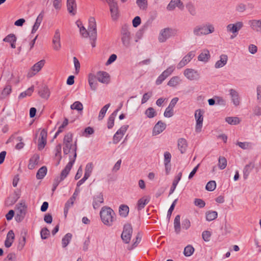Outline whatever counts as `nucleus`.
Segmentation results:
<instances>
[{
    "instance_id": "obj_1",
    "label": "nucleus",
    "mask_w": 261,
    "mask_h": 261,
    "mask_svg": "<svg viewBox=\"0 0 261 261\" xmlns=\"http://www.w3.org/2000/svg\"><path fill=\"white\" fill-rule=\"evenodd\" d=\"M115 214L114 211L109 207H102L100 212V216L102 222L107 225L111 226L114 220Z\"/></svg>"
},
{
    "instance_id": "obj_2",
    "label": "nucleus",
    "mask_w": 261,
    "mask_h": 261,
    "mask_svg": "<svg viewBox=\"0 0 261 261\" xmlns=\"http://www.w3.org/2000/svg\"><path fill=\"white\" fill-rule=\"evenodd\" d=\"M120 35L123 46L126 48H128L130 46L132 37L128 25L125 24L122 26Z\"/></svg>"
},
{
    "instance_id": "obj_3",
    "label": "nucleus",
    "mask_w": 261,
    "mask_h": 261,
    "mask_svg": "<svg viewBox=\"0 0 261 261\" xmlns=\"http://www.w3.org/2000/svg\"><path fill=\"white\" fill-rule=\"evenodd\" d=\"M88 30L91 32L90 39L91 40V45L92 47L96 46V41L97 39V29L95 19L93 17H90L89 19Z\"/></svg>"
},
{
    "instance_id": "obj_4",
    "label": "nucleus",
    "mask_w": 261,
    "mask_h": 261,
    "mask_svg": "<svg viewBox=\"0 0 261 261\" xmlns=\"http://www.w3.org/2000/svg\"><path fill=\"white\" fill-rule=\"evenodd\" d=\"M215 29L214 26L210 23L201 25L200 27H196L194 28L193 32L196 36L201 35H207L214 32Z\"/></svg>"
},
{
    "instance_id": "obj_5",
    "label": "nucleus",
    "mask_w": 261,
    "mask_h": 261,
    "mask_svg": "<svg viewBox=\"0 0 261 261\" xmlns=\"http://www.w3.org/2000/svg\"><path fill=\"white\" fill-rule=\"evenodd\" d=\"M27 206L24 202H20L16 208V215L15 217L17 222H20L24 219L27 212Z\"/></svg>"
},
{
    "instance_id": "obj_6",
    "label": "nucleus",
    "mask_w": 261,
    "mask_h": 261,
    "mask_svg": "<svg viewBox=\"0 0 261 261\" xmlns=\"http://www.w3.org/2000/svg\"><path fill=\"white\" fill-rule=\"evenodd\" d=\"M132 232L133 228L132 225L130 224H125L121 235V239L124 243L128 244L129 243Z\"/></svg>"
},
{
    "instance_id": "obj_7",
    "label": "nucleus",
    "mask_w": 261,
    "mask_h": 261,
    "mask_svg": "<svg viewBox=\"0 0 261 261\" xmlns=\"http://www.w3.org/2000/svg\"><path fill=\"white\" fill-rule=\"evenodd\" d=\"M69 159L70 161L61 172L60 176L59 177L60 180H63L68 175L76 160V154L73 155L72 158H71V155H69Z\"/></svg>"
},
{
    "instance_id": "obj_8",
    "label": "nucleus",
    "mask_w": 261,
    "mask_h": 261,
    "mask_svg": "<svg viewBox=\"0 0 261 261\" xmlns=\"http://www.w3.org/2000/svg\"><path fill=\"white\" fill-rule=\"evenodd\" d=\"M203 113L204 111L201 109H198L195 111V117L196 120L195 131L197 133H199L201 130L203 120Z\"/></svg>"
},
{
    "instance_id": "obj_9",
    "label": "nucleus",
    "mask_w": 261,
    "mask_h": 261,
    "mask_svg": "<svg viewBox=\"0 0 261 261\" xmlns=\"http://www.w3.org/2000/svg\"><path fill=\"white\" fill-rule=\"evenodd\" d=\"M243 27V23L241 21H238L235 23H230L227 25V30L228 32L233 33L234 36H231V39L234 38L238 34L239 30H240Z\"/></svg>"
},
{
    "instance_id": "obj_10",
    "label": "nucleus",
    "mask_w": 261,
    "mask_h": 261,
    "mask_svg": "<svg viewBox=\"0 0 261 261\" xmlns=\"http://www.w3.org/2000/svg\"><path fill=\"white\" fill-rule=\"evenodd\" d=\"M63 153L65 155L72 152L73 153V155L76 154V156H77L76 151L77 147L76 141H75L73 145L71 143H69L67 144H63Z\"/></svg>"
},
{
    "instance_id": "obj_11",
    "label": "nucleus",
    "mask_w": 261,
    "mask_h": 261,
    "mask_svg": "<svg viewBox=\"0 0 261 261\" xmlns=\"http://www.w3.org/2000/svg\"><path fill=\"white\" fill-rule=\"evenodd\" d=\"M40 138L38 140V149L39 150L43 149L46 144V139L47 136V130L43 128L40 132Z\"/></svg>"
},
{
    "instance_id": "obj_12",
    "label": "nucleus",
    "mask_w": 261,
    "mask_h": 261,
    "mask_svg": "<svg viewBox=\"0 0 261 261\" xmlns=\"http://www.w3.org/2000/svg\"><path fill=\"white\" fill-rule=\"evenodd\" d=\"M184 74L190 80H196L198 79L199 77V74L198 71L191 68L185 69Z\"/></svg>"
},
{
    "instance_id": "obj_13",
    "label": "nucleus",
    "mask_w": 261,
    "mask_h": 261,
    "mask_svg": "<svg viewBox=\"0 0 261 261\" xmlns=\"http://www.w3.org/2000/svg\"><path fill=\"white\" fill-rule=\"evenodd\" d=\"M96 79L100 83L108 84L110 80V75L106 71H98L96 73Z\"/></svg>"
},
{
    "instance_id": "obj_14",
    "label": "nucleus",
    "mask_w": 261,
    "mask_h": 261,
    "mask_svg": "<svg viewBox=\"0 0 261 261\" xmlns=\"http://www.w3.org/2000/svg\"><path fill=\"white\" fill-rule=\"evenodd\" d=\"M166 127V124L162 121H159L154 125L152 130V135L156 136L163 132Z\"/></svg>"
},
{
    "instance_id": "obj_15",
    "label": "nucleus",
    "mask_w": 261,
    "mask_h": 261,
    "mask_svg": "<svg viewBox=\"0 0 261 261\" xmlns=\"http://www.w3.org/2000/svg\"><path fill=\"white\" fill-rule=\"evenodd\" d=\"M53 48L56 50H59L61 48L60 33L59 29L56 30L53 39Z\"/></svg>"
},
{
    "instance_id": "obj_16",
    "label": "nucleus",
    "mask_w": 261,
    "mask_h": 261,
    "mask_svg": "<svg viewBox=\"0 0 261 261\" xmlns=\"http://www.w3.org/2000/svg\"><path fill=\"white\" fill-rule=\"evenodd\" d=\"M194 56L195 55L192 51L189 52L177 64V68L178 69H180L185 66L194 58Z\"/></svg>"
},
{
    "instance_id": "obj_17",
    "label": "nucleus",
    "mask_w": 261,
    "mask_h": 261,
    "mask_svg": "<svg viewBox=\"0 0 261 261\" xmlns=\"http://www.w3.org/2000/svg\"><path fill=\"white\" fill-rule=\"evenodd\" d=\"M171 31L172 30L169 28H165L162 30L159 36V42H165L171 36Z\"/></svg>"
},
{
    "instance_id": "obj_18",
    "label": "nucleus",
    "mask_w": 261,
    "mask_h": 261,
    "mask_svg": "<svg viewBox=\"0 0 261 261\" xmlns=\"http://www.w3.org/2000/svg\"><path fill=\"white\" fill-rule=\"evenodd\" d=\"M44 64H45L44 60H40V61H39L37 63H36V64H35L31 68V70L33 72H34V73H33V72H32L31 73H30V72L28 73V76L31 77L33 75H34L35 74H36V73L38 72L41 69V68L44 66Z\"/></svg>"
},
{
    "instance_id": "obj_19",
    "label": "nucleus",
    "mask_w": 261,
    "mask_h": 261,
    "mask_svg": "<svg viewBox=\"0 0 261 261\" xmlns=\"http://www.w3.org/2000/svg\"><path fill=\"white\" fill-rule=\"evenodd\" d=\"M38 94L42 98L48 99L50 95L49 89L46 85H42L39 87Z\"/></svg>"
},
{
    "instance_id": "obj_20",
    "label": "nucleus",
    "mask_w": 261,
    "mask_h": 261,
    "mask_svg": "<svg viewBox=\"0 0 261 261\" xmlns=\"http://www.w3.org/2000/svg\"><path fill=\"white\" fill-rule=\"evenodd\" d=\"M177 147L180 153L181 154L184 153L188 147L187 140L183 138L178 139L177 141Z\"/></svg>"
},
{
    "instance_id": "obj_21",
    "label": "nucleus",
    "mask_w": 261,
    "mask_h": 261,
    "mask_svg": "<svg viewBox=\"0 0 261 261\" xmlns=\"http://www.w3.org/2000/svg\"><path fill=\"white\" fill-rule=\"evenodd\" d=\"M67 8L68 12L72 15H75L76 14V4L75 0H67Z\"/></svg>"
},
{
    "instance_id": "obj_22",
    "label": "nucleus",
    "mask_w": 261,
    "mask_h": 261,
    "mask_svg": "<svg viewBox=\"0 0 261 261\" xmlns=\"http://www.w3.org/2000/svg\"><path fill=\"white\" fill-rule=\"evenodd\" d=\"M103 202V197L102 193H99L93 198V206L94 209H96L100 206V204Z\"/></svg>"
},
{
    "instance_id": "obj_23",
    "label": "nucleus",
    "mask_w": 261,
    "mask_h": 261,
    "mask_svg": "<svg viewBox=\"0 0 261 261\" xmlns=\"http://www.w3.org/2000/svg\"><path fill=\"white\" fill-rule=\"evenodd\" d=\"M249 24L253 30L261 32V19L250 20Z\"/></svg>"
},
{
    "instance_id": "obj_24",
    "label": "nucleus",
    "mask_w": 261,
    "mask_h": 261,
    "mask_svg": "<svg viewBox=\"0 0 261 261\" xmlns=\"http://www.w3.org/2000/svg\"><path fill=\"white\" fill-rule=\"evenodd\" d=\"M88 82L91 90L95 91L97 89V85L96 75L90 73L88 76Z\"/></svg>"
},
{
    "instance_id": "obj_25",
    "label": "nucleus",
    "mask_w": 261,
    "mask_h": 261,
    "mask_svg": "<svg viewBox=\"0 0 261 261\" xmlns=\"http://www.w3.org/2000/svg\"><path fill=\"white\" fill-rule=\"evenodd\" d=\"M39 160V155L38 154H34L30 159L28 164L29 169H33L35 165H37Z\"/></svg>"
},
{
    "instance_id": "obj_26",
    "label": "nucleus",
    "mask_w": 261,
    "mask_h": 261,
    "mask_svg": "<svg viewBox=\"0 0 261 261\" xmlns=\"http://www.w3.org/2000/svg\"><path fill=\"white\" fill-rule=\"evenodd\" d=\"M3 41L6 42L10 43L11 47L12 48H15L16 47V37L15 35L13 34H10L7 35L4 39Z\"/></svg>"
},
{
    "instance_id": "obj_27",
    "label": "nucleus",
    "mask_w": 261,
    "mask_h": 261,
    "mask_svg": "<svg viewBox=\"0 0 261 261\" xmlns=\"http://www.w3.org/2000/svg\"><path fill=\"white\" fill-rule=\"evenodd\" d=\"M254 167V164L253 162H250L247 164L243 169V177L245 179H246Z\"/></svg>"
},
{
    "instance_id": "obj_28",
    "label": "nucleus",
    "mask_w": 261,
    "mask_h": 261,
    "mask_svg": "<svg viewBox=\"0 0 261 261\" xmlns=\"http://www.w3.org/2000/svg\"><path fill=\"white\" fill-rule=\"evenodd\" d=\"M228 59L227 56L226 55H222L220 56V59L218 60L215 64V67L216 68H219L224 66L227 63Z\"/></svg>"
},
{
    "instance_id": "obj_29",
    "label": "nucleus",
    "mask_w": 261,
    "mask_h": 261,
    "mask_svg": "<svg viewBox=\"0 0 261 261\" xmlns=\"http://www.w3.org/2000/svg\"><path fill=\"white\" fill-rule=\"evenodd\" d=\"M230 95L231 97L232 101L233 104L237 106L240 104L238 93L234 89H231L229 90Z\"/></svg>"
},
{
    "instance_id": "obj_30",
    "label": "nucleus",
    "mask_w": 261,
    "mask_h": 261,
    "mask_svg": "<svg viewBox=\"0 0 261 261\" xmlns=\"http://www.w3.org/2000/svg\"><path fill=\"white\" fill-rule=\"evenodd\" d=\"M210 58V52L208 50H204L198 57L199 61L203 62H207Z\"/></svg>"
},
{
    "instance_id": "obj_31",
    "label": "nucleus",
    "mask_w": 261,
    "mask_h": 261,
    "mask_svg": "<svg viewBox=\"0 0 261 261\" xmlns=\"http://www.w3.org/2000/svg\"><path fill=\"white\" fill-rule=\"evenodd\" d=\"M47 167L45 166L41 167L37 171L36 178L38 179H41L44 178L47 173Z\"/></svg>"
},
{
    "instance_id": "obj_32",
    "label": "nucleus",
    "mask_w": 261,
    "mask_h": 261,
    "mask_svg": "<svg viewBox=\"0 0 261 261\" xmlns=\"http://www.w3.org/2000/svg\"><path fill=\"white\" fill-rule=\"evenodd\" d=\"M15 235L13 231V230H11L9 231L7 235L6 240L5 241V245H12L13 243V240L14 239Z\"/></svg>"
},
{
    "instance_id": "obj_33",
    "label": "nucleus",
    "mask_w": 261,
    "mask_h": 261,
    "mask_svg": "<svg viewBox=\"0 0 261 261\" xmlns=\"http://www.w3.org/2000/svg\"><path fill=\"white\" fill-rule=\"evenodd\" d=\"M149 202V199L142 197L140 198L137 202V208L138 211L143 209L145 206Z\"/></svg>"
},
{
    "instance_id": "obj_34",
    "label": "nucleus",
    "mask_w": 261,
    "mask_h": 261,
    "mask_svg": "<svg viewBox=\"0 0 261 261\" xmlns=\"http://www.w3.org/2000/svg\"><path fill=\"white\" fill-rule=\"evenodd\" d=\"M218 213L216 211H209L206 212V220L208 221H211L217 218Z\"/></svg>"
},
{
    "instance_id": "obj_35",
    "label": "nucleus",
    "mask_w": 261,
    "mask_h": 261,
    "mask_svg": "<svg viewBox=\"0 0 261 261\" xmlns=\"http://www.w3.org/2000/svg\"><path fill=\"white\" fill-rule=\"evenodd\" d=\"M119 214L123 217H126L129 212V207L126 205L122 204L119 207Z\"/></svg>"
},
{
    "instance_id": "obj_36",
    "label": "nucleus",
    "mask_w": 261,
    "mask_h": 261,
    "mask_svg": "<svg viewBox=\"0 0 261 261\" xmlns=\"http://www.w3.org/2000/svg\"><path fill=\"white\" fill-rule=\"evenodd\" d=\"M180 215H177L174 220V227L176 233H179L180 231Z\"/></svg>"
},
{
    "instance_id": "obj_37",
    "label": "nucleus",
    "mask_w": 261,
    "mask_h": 261,
    "mask_svg": "<svg viewBox=\"0 0 261 261\" xmlns=\"http://www.w3.org/2000/svg\"><path fill=\"white\" fill-rule=\"evenodd\" d=\"M110 105H111L110 103H108L101 108V109L100 111L98 117V119L99 120H101L103 119V118H104L105 114H106L108 109L110 107Z\"/></svg>"
},
{
    "instance_id": "obj_38",
    "label": "nucleus",
    "mask_w": 261,
    "mask_h": 261,
    "mask_svg": "<svg viewBox=\"0 0 261 261\" xmlns=\"http://www.w3.org/2000/svg\"><path fill=\"white\" fill-rule=\"evenodd\" d=\"M195 249L193 246H186L184 251V254L186 257L190 256L193 254Z\"/></svg>"
},
{
    "instance_id": "obj_39",
    "label": "nucleus",
    "mask_w": 261,
    "mask_h": 261,
    "mask_svg": "<svg viewBox=\"0 0 261 261\" xmlns=\"http://www.w3.org/2000/svg\"><path fill=\"white\" fill-rule=\"evenodd\" d=\"M137 246H118V248L116 249L118 252L124 253L126 250L130 251Z\"/></svg>"
},
{
    "instance_id": "obj_40",
    "label": "nucleus",
    "mask_w": 261,
    "mask_h": 261,
    "mask_svg": "<svg viewBox=\"0 0 261 261\" xmlns=\"http://www.w3.org/2000/svg\"><path fill=\"white\" fill-rule=\"evenodd\" d=\"M27 231L25 229H23L20 234L19 239V245H25L27 240Z\"/></svg>"
},
{
    "instance_id": "obj_41",
    "label": "nucleus",
    "mask_w": 261,
    "mask_h": 261,
    "mask_svg": "<svg viewBox=\"0 0 261 261\" xmlns=\"http://www.w3.org/2000/svg\"><path fill=\"white\" fill-rule=\"evenodd\" d=\"M225 121L231 125H236L240 123V120L237 117H227L225 118Z\"/></svg>"
},
{
    "instance_id": "obj_42",
    "label": "nucleus",
    "mask_w": 261,
    "mask_h": 261,
    "mask_svg": "<svg viewBox=\"0 0 261 261\" xmlns=\"http://www.w3.org/2000/svg\"><path fill=\"white\" fill-rule=\"evenodd\" d=\"M11 86L10 85H7L1 93V98H5L7 96H8L11 93Z\"/></svg>"
},
{
    "instance_id": "obj_43",
    "label": "nucleus",
    "mask_w": 261,
    "mask_h": 261,
    "mask_svg": "<svg viewBox=\"0 0 261 261\" xmlns=\"http://www.w3.org/2000/svg\"><path fill=\"white\" fill-rule=\"evenodd\" d=\"M145 114L148 118H152L156 115V112L153 108L149 107L145 111Z\"/></svg>"
},
{
    "instance_id": "obj_44",
    "label": "nucleus",
    "mask_w": 261,
    "mask_h": 261,
    "mask_svg": "<svg viewBox=\"0 0 261 261\" xmlns=\"http://www.w3.org/2000/svg\"><path fill=\"white\" fill-rule=\"evenodd\" d=\"M179 83V77L178 76L172 77L168 82L167 85L170 87H175Z\"/></svg>"
},
{
    "instance_id": "obj_45",
    "label": "nucleus",
    "mask_w": 261,
    "mask_h": 261,
    "mask_svg": "<svg viewBox=\"0 0 261 261\" xmlns=\"http://www.w3.org/2000/svg\"><path fill=\"white\" fill-rule=\"evenodd\" d=\"M70 108L72 110H75L78 111H82L83 109V104L80 101H76L71 105Z\"/></svg>"
},
{
    "instance_id": "obj_46",
    "label": "nucleus",
    "mask_w": 261,
    "mask_h": 261,
    "mask_svg": "<svg viewBox=\"0 0 261 261\" xmlns=\"http://www.w3.org/2000/svg\"><path fill=\"white\" fill-rule=\"evenodd\" d=\"M227 165V160L224 156H220L219 158L218 166L220 169H224Z\"/></svg>"
},
{
    "instance_id": "obj_47",
    "label": "nucleus",
    "mask_w": 261,
    "mask_h": 261,
    "mask_svg": "<svg viewBox=\"0 0 261 261\" xmlns=\"http://www.w3.org/2000/svg\"><path fill=\"white\" fill-rule=\"evenodd\" d=\"M216 187V183L214 180H211L208 181L206 186L205 189L208 191H213Z\"/></svg>"
},
{
    "instance_id": "obj_48",
    "label": "nucleus",
    "mask_w": 261,
    "mask_h": 261,
    "mask_svg": "<svg viewBox=\"0 0 261 261\" xmlns=\"http://www.w3.org/2000/svg\"><path fill=\"white\" fill-rule=\"evenodd\" d=\"M110 12L112 20L114 21L117 20L119 17V12L118 8L110 10Z\"/></svg>"
},
{
    "instance_id": "obj_49",
    "label": "nucleus",
    "mask_w": 261,
    "mask_h": 261,
    "mask_svg": "<svg viewBox=\"0 0 261 261\" xmlns=\"http://www.w3.org/2000/svg\"><path fill=\"white\" fill-rule=\"evenodd\" d=\"M80 31L82 36L85 38H87L88 36L90 37L91 35V32L88 29L87 30L84 26L80 28Z\"/></svg>"
},
{
    "instance_id": "obj_50",
    "label": "nucleus",
    "mask_w": 261,
    "mask_h": 261,
    "mask_svg": "<svg viewBox=\"0 0 261 261\" xmlns=\"http://www.w3.org/2000/svg\"><path fill=\"white\" fill-rule=\"evenodd\" d=\"M110 7V10L118 8L117 2L116 0H106Z\"/></svg>"
},
{
    "instance_id": "obj_51",
    "label": "nucleus",
    "mask_w": 261,
    "mask_h": 261,
    "mask_svg": "<svg viewBox=\"0 0 261 261\" xmlns=\"http://www.w3.org/2000/svg\"><path fill=\"white\" fill-rule=\"evenodd\" d=\"M40 234L41 237L42 239H46L50 235V232L46 227H44L41 229Z\"/></svg>"
},
{
    "instance_id": "obj_52",
    "label": "nucleus",
    "mask_w": 261,
    "mask_h": 261,
    "mask_svg": "<svg viewBox=\"0 0 261 261\" xmlns=\"http://www.w3.org/2000/svg\"><path fill=\"white\" fill-rule=\"evenodd\" d=\"M72 234L70 233H67L62 239V245H68L72 238Z\"/></svg>"
},
{
    "instance_id": "obj_53",
    "label": "nucleus",
    "mask_w": 261,
    "mask_h": 261,
    "mask_svg": "<svg viewBox=\"0 0 261 261\" xmlns=\"http://www.w3.org/2000/svg\"><path fill=\"white\" fill-rule=\"evenodd\" d=\"M136 3L141 9L145 10L147 8V2L146 0H137Z\"/></svg>"
},
{
    "instance_id": "obj_54",
    "label": "nucleus",
    "mask_w": 261,
    "mask_h": 261,
    "mask_svg": "<svg viewBox=\"0 0 261 261\" xmlns=\"http://www.w3.org/2000/svg\"><path fill=\"white\" fill-rule=\"evenodd\" d=\"M179 0H171L167 6V10L169 11L173 10L176 7L177 3H179Z\"/></svg>"
},
{
    "instance_id": "obj_55",
    "label": "nucleus",
    "mask_w": 261,
    "mask_h": 261,
    "mask_svg": "<svg viewBox=\"0 0 261 261\" xmlns=\"http://www.w3.org/2000/svg\"><path fill=\"white\" fill-rule=\"evenodd\" d=\"M72 137L73 135L71 133H68L67 134L64 138L63 139V144H67L69 143H72Z\"/></svg>"
},
{
    "instance_id": "obj_56",
    "label": "nucleus",
    "mask_w": 261,
    "mask_h": 261,
    "mask_svg": "<svg viewBox=\"0 0 261 261\" xmlns=\"http://www.w3.org/2000/svg\"><path fill=\"white\" fill-rule=\"evenodd\" d=\"M186 8H187L189 12L192 15H195L196 10L194 5L192 3H189L188 4H187Z\"/></svg>"
},
{
    "instance_id": "obj_57",
    "label": "nucleus",
    "mask_w": 261,
    "mask_h": 261,
    "mask_svg": "<svg viewBox=\"0 0 261 261\" xmlns=\"http://www.w3.org/2000/svg\"><path fill=\"white\" fill-rule=\"evenodd\" d=\"M194 204L199 208H203L205 205V202L201 199L196 198L194 200Z\"/></svg>"
},
{
    "instance_id": "obj_58",
    "label": "nucleus",
    "mask_w": 261,
    "mask_h": 261,
    "mask_svg": "<svg viewBox=\"0 0 261 261\" xmlns=\"http://www.w3.org/2000/svg\"><path fill=\"white\" fill-rule=\"evenodd\" d=\"M177 201V199L174 200L173 201V202H172V204L171 205L169 209L168 210V213H167V218H168L169 220L170 219V218L171 217L172 213L174 209V207L176 204Z\"/></svg>"
},
{
    "instance_id": "obj_59",
    "label": "nucleus",
    "mask_w": 261,
    "mask_h": 261,
    "mask_svg": "<svg viewBox=\"0 0 261 261\" xmlns=\"http://www.w3.org/2000/svg\"><path fill=\"white\" fill-rule=\"evenodd\" d=\"M174 68L173 66L169 67L166 70L164 71L162 74H163L164 77L166 79L168 76H169L174 71Z\"/></svg>"
},
{
    "instance_id": "obj_60",
    "label": "nucleus",
    "mask_w": 261,
    "mask_h": 261,
    "mask_svg": "<svg viewBox=\"0 0 261 261\" xmlns=\"http://www.w3.org/2000/svg\"><path fill=\"white\" fill-rule=\"evenodd\" d=\"M164 164H169L171 162V154L169 152L166 151L164 154Z\"/></svg>"
},
{
    "instance_id": "obj_61",
    "label": "nucleus",
    "mask_w": 261,
    "mask_h": 261,
    "mask_svg": "<svg viewBox=\"0 0 261 261\" xmlns=\"http://www.w3.org/2000/svg\"><path fill=\"white\" fill-rule=\"evenodd\" d=\"M41 22H42L41 20L36 19V21H35L34 25L33 26V28H32V32H31L32 34L35 33L37 31V30L38 29Z\"/></svg>"
},
{
    "instance_id": "obj_62",
    "label": "nucleus",
    "mask_w": 261,
    "mask_h": 261,
    "mask_svg": "<svg viewBox=\"0 0 261 261\" xmlns=\"http://www.w3.org/2000/svg\"><path fill=\"white\" fill-rule=\"evenodd\" d=\"M191 226V222L188 219H185L182 221V228L186 230L189 229Z\"/></svg>"
},
{
    "instance_id": "obj_63",
    "label": "nucleus",
    "mask_w": 261,
    "mask_h": 261,
    "mask_svg": "<svg viewBox=\"0 0 261 261\" xmlns=\"http://www.w3.org/2000/svg\"><path fill=\"white\" fill-rule=\"evenodd\" d=\"M141 22V18L138 16H136L133 19V21H132L133 25L135 28H137V27H138L140 24Z\"/></svg>"
},
{
    "instance_id": "obj_64",
    "label": "nucleus",
    "mask_w": 261,
    "mask_h": 261,
    "mask_svg": "<svg viewBox=\"0 0 261 261\" xmlns=\"http://www.w3.org/2000/svg\"><path fill=\"white\" fill-rule=\"evenodd\" d=\"M3 261H16V255L15 253H9Z\"/></svg>"
}]
</instances>
